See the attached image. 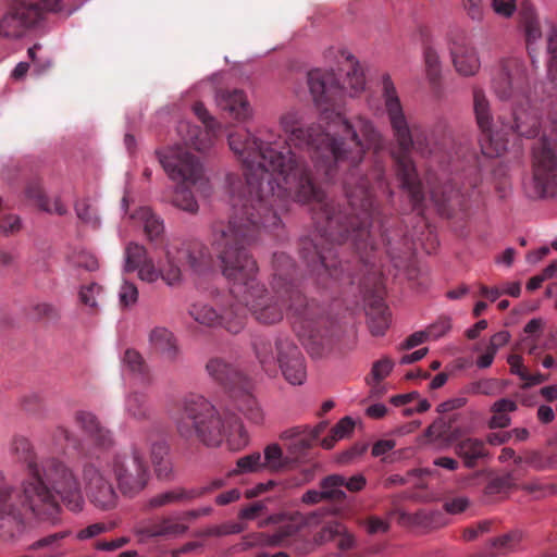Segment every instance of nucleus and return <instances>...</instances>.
<instances>
[{
    "instance_id": "f257e3e1",
    "label": "nucleus",
    "mask_w": 557,
    "mask_h": 557,
    "mask_svg": "<svg viewBox=\"0 0 557 557\" xmlns=\"http://www.w3.org/2000/svg\"><path fill=\"white\" fill-rule=\"evenodd\" d=\"M228 144L246 169L248 195L231 196L230 220L213 223L211 247L234 298L258 321L276 323L282 320L283 306L258 283L257 263L245 246L256 239L261 227L278 226L276 209L287 200L321 202L324 196L289 149L278 150L277 143L259 141L246 131L230 135Z\"/></svg>"
},
{
    "instance_id": "f03ea898",
    "label": "nucleus",
    "mask_w": 557,
    "mask_h": 557,
    "mask_svg": "<svg viewBox=\"0 0 557 557\" xmlns=\"http://www.w3.org/2000/svg\"><path fill=\"white\" fill-rule=\"evenodd\" d=\"M320 122L326 124V132L313 138L310 129L301 127L298 112L288 111L280 119L289 141L312 149L311 158L315 166L325 168L326 175L331 173V162L348 169L359 164L367 150L379 151L384 147L381 133L366 117L357 116L348 121L341 113L325 110L321 113Z\"/></svg>"
},
{
    "instance_id": "7ed1b4c3",
    "label": "nucleus",
    "mask_w": 557,
    "mask_h": 557,
    "mask_svg": "<svg viewBox=\"0 0 557 557\" xmlns=\"http://www.w3.org/2000/svg\"><path fill=\"white\" fill-rule=\"evenodd\" d=\"M21 492L22 507L36 517H44L54 510L55 495L74 512L81 511L84 505L76 475L64 462L55 459L29 461L27 478L21 483Z\"/></svg>"
},
{
    "instance_id": "20e7f679",
    "label": "nucleus",
    "mask_w": 557,
    "mask_h": 557,
    "mask_svg": "<svg viewBox=\"0 0 557 557\" xmlns=\"http://www.w3.org/2000/svg\"><path fill=\"white\" fill-rule=\"evenodd\" d=\"M382 90L385 110L394 132V136L404 152V157L398 158L399 174L403 177V185L413 191L414 199L418 200V191H414L416 169L407 153L414 149L422 157H431L441 149L433 132H429L419 125H412L410 128L403 107L397 95L394 83L389 76H383Z\"/></svg>"
},
{
    "instance_id": "39448f33",
    "label": "nucleus",
    "mask_w": 557,
    "mask_h": 557,
    "mask_svg": "<svg viewBox=\"0 0 557 557\" xmlns=\"http://www.w3.org/2000/svg\"><path fill=\"white\" fill-rule=\"evenodd\" d=\"M172 420L182 437H197L208 446L219 445L226 434L231 442H235V436L238 435L235 443L237 448L248 442L240 422L235 421L226 428L214 406L200 396L185 398L173 412Z\"/></svg>"
},
{
    "instance_id": "423d86ee",
    "label": "nucleus",
    "mask_w": 557,
    "mask_h": 557,
    "mask_svg": "<svg viewBox=\"0 0 557 557\" xmlns=\"http://www.w3.org/2000/svg\"><path fill=\"white\" fill-rule=\"evenodd\" d=\"M107 468L114 475L117 488L123 496L134 498L141 494L150 481L149 466L136 447L101 456Z\"/></svg>"
},
{
    "instance_id": "0eeeda50",
    "label": "nucleus",
    "mask_w": 557,
    "mask_h": 557,
    "mask_svg": "<svg viewBox=\"0 0 557 557\" xmlns=\"http://www.w3.org/2000/svg\"><path fill=\"white\" fill-rule=\"evenodd\" d=\"M110 473L101 456L88 461L83 468V482L87 497L101 510L113 509L119 502L117 492L109 478Z\"/></svg>"
},
{
    "instance_id": "6e6552de",
    "label": "nucleus",
    "mask_w": 557,
    "mask_h": 557,
    "mask_svg": "<svg viewBox=\"0 0 557 557\" xmlns=\"http://www.w3.org/2000/svg\"><path fill=\"white\" fill-rule=\"evenodd\" d=\"M473 109L478 126L482 132L480 139L482 152L490 158L502 156L507 150L508 138L503 135L502 129H494L490 102L479 88L473 90Z\"/></svg>"
},
{
    "instance_id": "1a4fd4ad",
    "label": "nucleus",
    "mask_w": 557,
    "mask_h": 557,
    "mask_svg": "<svg viewBox=\"0 0 557 557\" xmlns=\"http://www.w3.org/2000/svg\"><path fill=\"white\" fill-rule=\"evenodd\" d=\"M168 176L178 183L195 185L202 178L201 164L181 146L156 151Z\"/></svg>"
},
{
    "instance_id": "9d476101",
    "label": "nucleus",
    "mask_w": 557,
    "mask_h": 557,
    "mask_svg": "<svg viewBox=\"0 0 557 557\" xmlns=\"http://www.w3.org/2000/svg\"><path fill=\"white\" fill-rule=\"evenodd\" d=\"M39 23V15L25 0L10 4L0 17V37L20 39Z\"/></svg>"
},
{
    "instance_id": "9b49d317",
    "label": "nucleus",
    "mask_w": 557,
    "mask_h": 557,
    "mask_svg": "<svg viewBox=\"0 0 557 557\" xmlns=\"http://www.w3.org/2000/svg\"><path fill=\"white\" fill-rule=\"evenodd\" d=\"M447 40L457 73L462 76L475 75L480 70L481 61L467 32L458 27L451 28L447 34Z\"/></svg>"
},
{
    "instance_id": "f8f14e48",
    "label": "nucleus",
    "mask_w": 557,
    "mask_h": 557,
    "mask_svg": "<svg viewBox=\"0 0 557 557\" xmlns=\"http://www.w3.org/2000/svg\"><path fill=\"white\" fill-rule=\"evenodd\" d=\"M194 113L197 117L206 125L207 132H202L199 127L191 125L187 121L178 123L177 133L183 141L198 151H206L212 145V137L210 132H214L220 128V124L209 113L207 108L201 102H197L193 107Z\"/></svg>"
},
{
    "instance_id": "ddd939ff",
    "label": "nucleus",
    "mask_w": 557,
    "mask_h": 557,
    "mask_svg": "<svg viewBox=\"0 0 557 557\" xmlns=\"http://www.w3.org/2000/svg\"><path fill=\"white\" fill-rule=\"evenodd\" d=\"M275 347L277 362L285 379L293 385H301L307 377V371L298 347L287 338L278 339Z\"/></svg>"
},
{
    "instance_id": "4468645a",
    "label": "nucleus",
    "mask_w": 557,
    "mask_h": 557,
    "mask_svg": "<svg viewBox=\"0 0 557 557\" xmlns=\"http://www.w3.org/2000/svg\"><path fill=\"white\" fill-rule=\"evenodd\" d=\"M541 123L536 111L530 104L527 97L517 98L512 109V123L504 124L502 127L503 135L507 138L508 132L511 131L523 137H534L537 135Z\"/></svg>"
},
{
    "instance_id": "2eb2a0df",
    "label": "nucleus",
    "mask_w": 557,
    "mask_h": 557,
    "mask_svg": "<svg viewBox=\"0 0 557 557\" xmlns=\"http://www.w3.org/2000/svg\"><path fill=\"white\" fill-rule=\"evenodd\" d=\"M189 314L200 325L213 327L223 324L225 329L233 334H237L244 327V309H240V312H236L235 318H233L232 310H226L223 315H220L212 307L208 305L195 304L191 306Z\"/></svg>"
},
{
    "instance_id": "dca6fc26",
    "label": "nucleus",
    "mask_w": 557,
    "mask_h": 557,
    "mask_svg": "<svg viewBox=\"0 0 557 557\" xmlns=\"http://www.w3.org/2000/svg\"><path fill=\"white\" fill-rule=\"evenodd\" d=\"M187 529L182 517L171 516L141 523L135 529V534L140 543H145L150 537H177Z\"/></svg>"
},
{
    "instance_id": "f3484780",
    "label": "nucleus",
    "mask_w": 557,
    "mask_h": 557,
    "mask_svg": "<svg viewBox=\"0 0 557 557\" xmlns=\"http://www.w3.org/2000/svg\"><path fill=\"white\" fill-rule=\"evenodd\" d=\"M308 85L313 101L318 104L333 101L339 96V84L333 71H310Z\"/></svg>"
},
{
    "instance_id": "a211bd4d",
    "label": "nucleus",
    "mask_w": 557,
    "mask_h": 557,
    "mask_svg": "<svg viewBox=\"0 0 557 557\" xmlns=\"http://www.w3.org/2000/svg\"><path fill=\"white\" fill-rule=\"evenodd\" d=\"M216 106L232 119L240 122L252 117L253 110L243 90H221L215 95Z\"/></svg>"
},
{
    "instance_id": "6ab92c4d",
    "label": "nucleus",
    "mask_w": 557,
    "mask_h": 557,
    "mask_svg": "<svg viewBox=\"0 0 557 557\" xmlns=\"http://www.w3.org/2000/svg\"><path fill=\"white\" fill-rule=\"evenodd\" d=\"M23 494L18 498L15 487L7 482L3 472L0 470V520L12 519L17 523H22L26 512V508L22 507Z\"/></svg>"
},
{
    "instance_id": "aec40b11",
    "label": "nucleus",
    "mask_w": 557,
    "mask_h": 557,
    "mask_svg": "<svg viewBox=\"0 0 557 557\" xmlns=\"http://www.w3.org/2000/svg\"><path fill=\"white\" fill-rule=\"evenodd\" d=\"M149 344L154 351L168 362L180 359V348L174 334L166 327L156 326L148 335Z\"/></svg>"
},
{
    "instance_id": "412c9836",
    "label": "nucleus",
    "mask_w": 557,
    "mask_h": 557,
    "mask_svg": "<svg viewBox=\"0 0 557 557\" xmlns=\"http://www.w3.org/2000/svg\"><path fill=\"white\" fill-rule=\"evenodd\" d=\"M150 459L159 480L168 481L173 478V465L170 459V448L166 442L157 441L151 444Z\"/></svg>"
},
{
    "instance_id": "4be33fe9",
    "label": "nucleus",
    "mask_w": 557,
    "mask_h": 557,
    "mask_svg": "<svg viewBox=\"0 0 557 557\" xmlns=\"http://www.w3.org/2000/svg\"><path fill=\"white\" fill-rule=\"evenodd\" d=\"M455 454L463 460L467 468H473L478 461L487 456L484 442L475 437H466L454 447Z\"/></svg>"
},
{
    "instance_id": "5701e85b",
    "label": "nucleus",
    "mask_w": 557,
    "mask_h": 557,
    "mask_svg": "<svg viewBox=\"0 0 557 557\" xmlns=\"http://www.w3.org/2000/svg\"><path fill=\"white\" fill-rule=\"evenodd\" d=\"M347 62L349 70H347L342 83H338L339 96L342 94H347L348 96L354 97L364 90L366 78L358 61L354 55L349 54L347 57Z\"/></svg>"
},
{
    "instance_id": "b1692460",
    "label": "nucleus",
    "mask_w": 557,
    "mask_h": 557,
    "mask_svg": "<svg viewBox=\"0 0 557 557\" xmlns=\"http://www.w3.org/2000/svg\"><path fill=\"white\" fill-rule=\"evenodd\" d=\"M26 197L34 202L41 211L46 213H55L64 215L67 212L65 205L59 197L49 199L41 190L39 185H30L26 189Z\"/></svg>"
},
{
    "instance_id": "393cba45",
    "label": "nucleus",
    "mask_w": 557,
    "mask_h": 557,
    "mask_svg": "<svg viewBox=\"0 0 557 557\" xmlns=\"http://www.w3.org/2000/svg\"><path fill=\"white\" fill-rule=\"evenodd\" d=\"M76 419L81 426L99 444L106 445L111 442L110 432L100 424L94 413L79 412Z\"/></svg>"
},
{
    "instance_id": "a878e982",
    "label": "nucleus",
    "mask_w": 557,
    "mask_h": 557,
    "mask_svg": "<svg viewBox=\"0 0 557 557\" xmlns=\"http://www.w3.org/2000/svg\"><path fill=\"white\" fill-rule=\"evenodd\" d=\"M492 86L496 96L500 99L505 100L513 97L516 101L517 98L523 97V95L515 91L513 79L507 67H502L497 71L493 77Z\"/></svg>"
},
{
    "instance_id": "bb28decb",
    "label": "nucleus",
    "mask_w": 557,
    "mask_h": 557,
    "mask_svg": "<svg viewBox=\"0 0 557 557\" xmlns=\"http://www.w3.org/2000/svg\"><path fill=\"white\" fill-rule=\"evenodd\" d=\"M275 533L253 532L242 537L235 546L236 550L245 552L253 547H277L280 543Z\"/></svg>"
},
{
    "instance_id": "cd10ccee",
    "label": "nucleus",
    "mask_w": 557,
    "mask_h": 557,
    "mask_svg": "<svg viewBox=\"0 0 557 557\" xmlns=\"http://www.w3.org/2000/svg\"><path fill=\"white\" fill-rule=\"evenodd\" d=\"M236 407L249 420L255 423H260L263 419V413L255 397L249 393H238L234 395Z\"/></svg>"
},
{
    "instance_id": "c85d7f7f",
    "label": "nucleus",
    "mask_w": 557,
    "mask_h": 557,
    "mask_svg": "<svg viewBox=\"0 0 557 557\" xmlns=\"http://www.w3.org/2000/svg\"><path fill=\"white\" fill-rule=\"evenodd\" d=\"M354 429L355 421L350 417H344L331 429L330 435L321 441V446L325 449L333 448L336 442L350 436Z\"/></svg>"
},
{
    "instance_id": "c756f323",
    "label": "nucleus",
    "mask_w": 557,
    "mask_h": 557,
    "mask_svg": "<svg viewBox=\"0 0 557 557\" xmlns=\"http://www.w3.org/2000/svg\"><path fill=\"white\" fill-rule=\"evenodd\" d=\"M125 410L137 420H149L153 411L144 395L132 394L126 398Z\"/></svg>"
},
{
    "instance_id": "7c9ffc66",
    "label": "nucleus",
    "mask_w": 557,
    "mask_h": 557,
    "mask_svg": "<svg viewBox=\"0 0 557 557\" xmlns=\"http://www.w3.org/2000/svg\"><path fill=\"white\" fill-rule=\"evenodd\" d=\"M143 225L145 233L150 239L158 238L164 231L163 222L149 208H140L136 213Z\"/></svg>"
},
{
    "instance_id": "2f4dec72",
    "label": "nucleus",
    "mask_w": 557,
    "mask_h": 557,
    "mask_svg": "<svg viewBox=\"0 0 557 557\" xmlns=\"http://www.w3.org/2000/svg\"><path fill=\"white\" fill-rule=\"evenodd\" d=\"M281 527L275 533V536L278 537L277 541L280 545L287 537L294 536L297 534L306 524L304 517L298 513H285V520L280 523Z\"/></svg>"
},
{
    "instance_id": "473e14b6",
    "label": "nucleus",
    "mask_w": 557,
    "mask_h": 557,
    "mask_svg": "<svg viewBox=\"0 0 557 557\" xmlns=\"http://www.w3.org/2000/svg\"><path fill=\"white\" fill-rule=\"evenodd\" d=\"M206 369L211 377L223 384L239 376V373L235 369L219 358L211 359L207 363Z\"/></svg>"
},
{
    "instance_id": "72a5a7b5",
    "label": "nucleus",
    "mask_w": 557,
    "mask_h": 557,
    "mask_svg": "<svg viewBox=\"0 0 557 557\" xmlns=\"http://www.w3.org/2000/svg\"><path fill=\"white\" fill-rule=\"evenodd\" d=\"M320 487L324 495L325 500H342L346 498V493L343 487V475L332 474L325 476L320 482Z\"/></svg>"
},
{
    "instance_id": "f704fd0d",
    "label": "nucleus",
    "mask_w": 557,
    "mask_h": 557,
    "mask_svg": "<svg viewBox=\"0 0 557 557\" xmlns=\"http://www.w3.org/2000/svg\"><path fill=\"white\" fill-rule=\"evenodd\" d=\"M262 461L264 469L278 471L286 467L288 458L283 455L282 448L277 444H271L264 448Z\"/></svg>"
},
{
    "instance_id": "c9c22d12",
    "label": "nucleus",
    "mask_w": 557,
    "mask_h": 557,
    "mask_svg": "<svg viewBox=\"0 0 557 557\" xmlns=\"http://www.w3.org/2000/svg\"><path fill=\"white\" fill-rule=\"evenodd\" d=\"M148 258L149 257L147 256V251L144 246L136 243H129L125 248L124 270L126 272L135 271L136 268Z\"/></svg>"
},
{
    "instance_id": "e433bc0d",
    "label": "nucleus",
    "mask_w": 557,
    "mask_h": 557,
    "mask_svg": "<svg viewBox=\"0 0 557 557\" xmlns=\"http://www.w3.org/2000/svg\"><path fill=\"white\" fill-rule=\"evenodd\" d=\"M27 5H33L39 15V21L42 17V13L45 12H51V13H62L65 12V14L69 16L73 14L76 10V8H72L69 10H65L61 0H25Z\"/></svg>"
},
{
    "instance_id": "4c0bfd02",
    "label": "nucleus",
    "mask_w": 557,
    "mask_h": 557,
    "mask_svg": "<svg viewBox=\"0 0 557 557\" xmlns=\"http://www.w3.org/2000/svg\"><path fill=\"white\" fill-rule=\"evenodd\" d=\"M172 202L175 207L180 208L181 210L190 213L197 212L199 208L193 194L183 187L175 188Z\"/></svg>"
},
{
    "instance_id": "58836bf2",
    "label": "nucleus",
    "mask_w": 557,
    "mask_h": 557,
    "mask_svg": "<svg viewBox=\"0 0 557 557\" xmlns=\"http://www.w3.org/2000/svg\"><path fill=\"white\" fill-rule=\"evenodd\" d=\"M75 212L79 220L84 223L98 227L100 225V219L97 214V210L90 203L88 199L77 201L75 205Z\"/></svg>"
},
{
    "instance_id": "ea45409f",
    "label": "nucleus",
    "mask_w": 557,
    "mask_h": 557,
    "mask_svg": "<svg viewBox=\"0 0 557 557\" xmlns=\"http://www.w3.org/2000/svg\"><path fill=\"white\" fill-rule=\"evenodd\" d=\"M122 362L126 369L135 374H146L148 371L143 356L134 349H127L125 351Z\"/></svg>"
},
{
    "instance_id": "a19ab883",
    "label": "nucleus",
    "mask_w": 557,
    "mask_h": 557,
    "mask_svg": "<svg viewBox=\"0 0 557 557\" xmlns=\"http://www.w3.org/2000/svg\"><path fill=\"white\" fill-rule=\"evenodd\" d=\"M523 26L527 41L529 44L536 42L542 37V24L533 12H525L523 15Z\"/></svg>"
},
{
    "instance_id": "79ce46f5",
    "label": "nucleus",
    "mask_w": 557,
    "mask_h": 557,
    "mask_svg": "<svg viewBox=\"0 0 557 557\" xmlns=\"http://www.w3.org/2000/svg\"><path fill=\"white\" fill-rule=\"evenodd\" d=\"M185 498V495L180 491H165L160 494H157L150 497L146 502V507L149 509L160 508L173 503H176L181 499Z\"/></svg>"
},
{
    "instance_id": "37998d69",
    "label": "nucleus",
    "mask_w": 557,
    "mask_h": 557,
    "mask_svg": "<svg viewBox=\"0 0 557 557\" xmlns=\"http://www.w3.org/2000/svg\"><path fill=\"white\" fill-rule=\"evenodd\" d=\"M246 527L238 522H224L218 525L208 527L203 531V535L206 536H226L231 534H238L243 532Z\"/></svg>"
},
{
    "instance_id": "c03bdc74",
    "label": "nucleus",
    "mask_w": 557,
    "mask_h": 557,
    "mask_svg": "<svg viewBox=\"0 0 557 557\" xmlns=\"http://www.w3.org/2000/svg\"><path fill=\"white\" fill-rule=\"evenodd\" d=\"M394 366V361L388 357H383L375 361L371 369V382L369 381V384L380 383L383 381L391 374Z\"/></svg>"
},
{
    "instance_id": "a18cd8bd",
    "label": "nucleus",
    "mask_w": 557,
    "mask_h": 557,
    "mask_svg": "<svg viewBox=\"0 0 557 557\" xmlns=\"http://www.w3.org/2000/svg\"><path fill=\"white\" fill-rule=\"evenodd\" d=\"M102 296V287L97 283H91L89 285L83 286L79 290V299L81 301L90 307L97 308L98 302Z\"/></svg>"
},
{
    "instance_id": "49530a36",
    "label": "nucleus",
    "mask_w": 557,
    "mask_h": 557,
    "mask_svg": "<svg viewBox=\"0 0 557 557\" xmlns=\"http://www.w3.org/2000/svg\"><path fill=\"white\" fill-rule=\"evenodd\" d=\"M236 472H258L265 470L262 456L259 453L247 455L237 460Z\"/></svg>"
},
{
    "instance_id": "de8ad7c7",
    "label": "nucleus",
    "mask_w": 557,
    "mask_h": 557,
    "mask_svg": "<svg viewBox=\"0 0 557 557\" xmlns=\"http://www.w3.org/2000/svg\"><path fill=\"white\" fill-rule=\"evenodd\" d=\"M547 29V50L550 55L549 71L557 75V29L549 23H545Z\"/></svg>"
},
{
    "instance_id": "09e8293b",
    "label": "nucleus",
    "mask_w": 557,
    "mask_h": 557,
    "mask_svg": "<svg viewBox=\"0 0 557 557\" xmlns=\"http://www.w3.org/2000/svg\"><path fill=\"white\" fill-rule=\"evenodd\" d=\"M497 381L495 379H483L472 382L468 386V392L471 395H486L492 396L496 394Z\"/></svg>"
},
{
    "instance_id": "8fccbe9b",
    "label": "nucleus",
    "mask_w": 557,
    "mask_h": 557,
    "mask_svg": "<svg viewBox=\"0 0 557 557\" xmlns=\"http://www.w3.org/2000/svg\"><path fill=\"white\" fill-rule=\"evenodd\" d=\"M72 261L77 268H82L87 271H95L99 268L98 259L92 253L83 249L73 253Z\"/></svg>"
},
{
    "instance_id": "3c124183",
    "label": "nucleus",
    "mask_w": 557,
    "mask_h": 557,
    "mask_svg": "<svg viewBox=\"0 0 557 557\" xmlns=\"http://www.w3.org/2000/svg\"><path fill=\"white\" fill-rule=\"evenodd\" d=\"M136 270L138 272V277L147 283H154L161 278L162 275V271L154 267L153 261L150 258L139 264Z\"/></svg>"
},
{
    "instance_id": "603ef678",
    "label": "nucleus",
    "mask_w": 557,
    "mask_h": 557,
    "mask_svg": "<svg viewBox=\"0 0 557 557\" xmlns=\"http://www.w3.org/2000/svg\"><path fill=\"white\" fill-rule=\"evenodd\" d=\"M119 300L123 307H129L138 300V289L135 284L125 281L119 292Z\"/></svg>"
},
{
    "instance_id": "864d4df0",
    "label": "nucleus",
    "mask_w": 557,
    "mask_h": 557,
    "mask_svg": "<svg viewBox=\"0 0 557 557\" xmlns=\"http://www.w3.org/2000/svg\"><path fill=\"white\" fill-rule=\"evenodd\" d=\"M362 524L364 525L367 533L370 535L386 533L391 528L388 520L382 519L377 516L369 517Z\"/></svg>"
},
{
    "instance_id": "5fc2aeb1",
    "label": "nucleus",
    "mask_w": 557,
    "mask_h": 557,
    "mask_svg": "<svg viewBox=\"0 0 557 557\" xmlns=\"http://www.w3.org/2000/svg\"><path fill=\"white\" fill-rule=\"evenodd\" d=\"M255 351L261 364L265 366L274 361L273 346L268 341H257Z\"/></svg>"
},
{
    "instance_id": "6e6d98bb",
    "label": "nucleus",
    "mask_w": 557,
    "mask_h": 557,
    "mask_svg": "<svg viewBox=\"0 0 557 557\" xmlns=\"http://www.w3.org/2000/svg\"><path fill=\"white\" fill-rule=\"evenodd\" d=\"M470 506V499L467 496H457L447 499L444 503V509L450 515H458L467 510Z\"/></svg>"
},
{
    "instance_id": "4d7b16f0",
    "label": "nucleus",
    "mask_w": 557,
    "mask_h": 557,
    "mask_svg": "<svg viewBox=\"0 0 557 557\" xmlns=\"http://www.w3.org/2000/svg\"><path fill=\"white\" fill-rule=\"evenodd\" d=\"M330 532L342 534L338 546L342 549H350L356 544L355 536L347 532L339 523H334L333 525L329 527Z\"/></svg>"
},
{
    "instance_id": "13d9d810",
    "label": "nucleus",
    "mask_w": 557,
    "mask_h": 557,
    "mask_svg": "<svg viewBox=\"0 0 557 557\" xmlns=\"http://www.w3.org/2000/svg\"><path fill=\"white\" fill-rule=\"evenodd\" d=\"M430 337L428 330L418 331L408 336L399 346V350H409L423 344Z\"/></svg>"
},
{
    "instance_id": "bf43d9fd",
    "label": "nucleus",
    "mask_w": 557,
    "mask_h": 557,
    "mask_svg": "<svg viewBox=\"0 0 557 557\" xmlns=\"http://www.w3.org/2000/svg\"><path fill=\"white\" fill-rule=\"evenodd\" d=\"M169 268L162 271L161 278L169 285L173 286L178 284L182 281V272L180 267L172 263L170 257L168 256Z\"/></svg>"
},
{
    "instance_id": "052dcab7",
    "label": "nucleus",
    "mask_w": 557,
    "mask_h": 557,
    "mask_svg": "<svg viewBox=\"0 0 557 557\" xmlns=\"http://www.w3.org/2000/svg\"><path fill=\"white\" fill-rule=\"evenodd\" d=\"M461 4L470 18L480 21L483 17L482 0H461Z\"/></svg>"
},
{
    "instance_id": "680f3d73",
    "label": "nucleus",
    "mask_w": 557,
    "mask_h": 557,
    "mask_svg": "<svg viewBox=\"0 0 557 557\" xmlns=\"http://www.w3.org/2000/svg\"><path fill=\"white\" fill-rule=\"evenodd\" d=\"M494 12L503 17H510L516 10L515 0H492Z\"/></svg>"
},
{
    "instance_id": "e2e57ef3",
    "label": "nucleus",
    "mask_w": 557,
    "mask_h": 557,
    "mask_svg": "<svg viewBox=\"0 0 557 557\" xmlns=\"http://www.w3.org/2000/svg\"><path fill=\"white\" fill-rule=\"evenodd\" d=\"M424 61H425V65H426V70H428L429 74L433 77H436V75L438 74V71H440V65H441L440 57H438L437 52L431 48H428L424 51Z\"/></svg>"
},
{
    "instance_id": "0e129e2a",
    "label": "nucleus",
    "mask_w": 557,
    "mask_h": 557,
    "mask_svg": "<svg viewBox=\"0 0 557 557\" xmlns=\"http://www.w3.org/2000/svg\"><path fill=\"white\" fill-rule=\"evenodd\" d=\"M451 327L449 318H443L428 327L430 337L440 338L444 336Z\"/></svg>"
},
{
    "instance_id": "69168bd1",
    "label": "nucleus",
    "mask_w": 557,
    "mask_h": 557,
    "mask_svg": "<svg viewBox=\"0 0 557 557\" xmlns=\"http://www.w3.org/2000/svg\"><path fill=\"white\" fill-rule=\"evenodd\" d=\"M265 505L262 502H256L239 510L238 517L244 520H255L259 513L265 510Z\"/></svg>"
},
{
    "instance_id": "338daca9",
    "label": "nucleus",
    "mask_w": 557,
    "mask_h": 557,
    "mask_svg": "<svg viewBox=\"0 0 557 557\" xmlns=\"http://www.w3.org/2000/svg\"><path fill=\"white\" fill-rule=\"evenodd\" d=\"M367 479L364 475L358 473L350 478L343 475V487L345 486L349 492H359L364 488Z\"/></svg>"
},
{
    "instance_id": "774afa93",
    "label": "nucleus",
    "mask_w": 557,
    "mask_h": 557,
    "mask_svg": "<svg viewBox=\"0 0 557 557\" xmlns=\"http://www.w3.org/2000/svg\"><path fill=\"white\" fill-rule=\"evenodd\" d=\"M21 228V220L17 215H8L0 221V232L12 234Z\"/></svg>"
}]
</instances>
